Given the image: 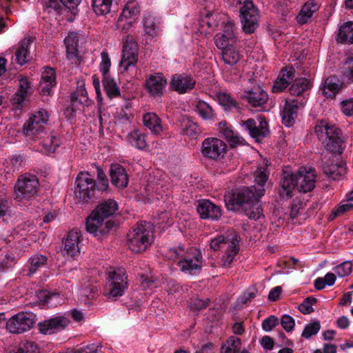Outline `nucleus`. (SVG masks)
<instances>
[{
  "mask_svg": "<svg viewBox=\"0 0 353 353\" xmlns=\"http://www.w3.org/2000/svg\"><path fill=\"white\" fill-rule=\"evenodd\" d=\"M268 178L266 168H259L254 172V185L243 187L225 195L224 201L228 209H242L249 219H259L262 216V209L259 200L265 193L264 186Z\"/></svg>",
  "mask_w": 353,
  "mask_h": 353,
  "instance_id": "1",
  "label": "nucleus"
},
{
  "mask_svg": "<svg viewBox=\"0 0 353 353\" xmlns=\"http://www.w3.org/2000/svg\"><path fill=\"white\" fill-rule=\"evenodd\" d=\"M316 176L315 170L311 167H301L296 172L290 168L284 169L281 181V196L289 199L294 190L303 193L311 192L315 187Z\"/></svg>",
  "mask_w": 353,
  "mask_h": 353,
  "instance_id": "2",
  "label": "nucleus"
},
{
  "mask_svg": "<svg viewBox=\"0 0 353 353\" xmlns=\"http://www.w3.org/2000/svg\"><path fill=\"white\" fill-rule=\"evenodd\" d=\"M108 181L105 173L98 169L97 182L88 172H80L75 181L74 199L77 202H85L92 199L95 190L105 191L108 188Z\"/></svg>",
  "mask_w": 353,
  "mask_h": 353,
  "instance_id": "3",
  "label": "nucleus"
},
{
  "mask_svg": "<svg viewBox=\"0 0 353 353\" xmlns=\"http://www.w3.org/2000/svg\"><path fill=\"white\" fill-rule=\"evenodd\" d=\"M165 257L170 260H178L181 270L190 274H195L202 267L201 253L196 249L185 251L183 248H169L165 253Z\"/></svg>",
  "mask_w": 353,
  "mask_h": 353,
  "instance_id": "4",
  "label": "nucleus"
},
{
  "mask_svg": "<svg viewBox=\"0 0 353 353\" xmlns=\"http://www.w3.org/2000/svg\"><path fill=\"white\" fill-rule=\"evenodd\" d=\"M154 241L152 225L146 221H141L133 227L127 235V245L134 253H140L148 250Z\"/></svg>",
  "mask_w": 353,
  "mask_h": 353,
  "instance_id": "5",
  "label": "nucleus"
},
{
  "mask_svg": "<svg viewBox=\"0 0 353 353\" xmlns=\"http://www.w3.org/2000/svg\"><path fill=\"white\" fill-rule=\"evenodd\" d=\"M239 236L234 233L227 237L217 235L210 240V246L214 251L221 250L224 252L220 263L223 267L228 268L230 266L239 251Z\"/></svg>",
  "mask_w": 353,
  "mask_h": 353,
  "instance_id": "6",
  "label": "nucleus"
},
{
  "mask_svg": "<svg viewBox=\"0 0 353 353\" xmlns=\"http://www.w3.org/2000/svg\"><path fill=\"white\" fill-rule=\"evenodd\" d=\"M235 41L234 29L230 23L225 26L224 32L217 34L215 37L216 46L223 50V61L230 65L236 64L240 59L239 52L234 46Z\"/></svg>",
  "mask_w": 353,
  "mask_h": 353,
  "instance_id": "7",
  "label": "nucleus"
},
{
  "mask_svg": "<svg viewBox=\"0 0 353 353\" xmlns=\"http://www.w3.org/2000/svg\"><path fill=\"white\" fill-rule=\"evenodd\" d=\"M315 133L319 139L323 140L327 150L332 153L342 152L341 131L336 126L321 121L315 126Z\"/></svg>",
  "mask_w": 353,
  "mask_h": 353,
  "instance_id": "8",
  "label": "nucleus"
},
{
  "mask_svg": "<svg viewBox=\"0 0 353 353\" xmlns=\"http://www.w3.org/2000/svg\"><path fill=\"white\" fill-rule=\"evenodd\" d=\"M128 283L124 268H114L109 271L104 294L108 298L121 296L128 288Z\"/></svg>",
  "mask_w": 353,
  "mask_h": 353,
  "instance_id": "9",
  "label": "nucleus"
},
{
  "mask_svg": "<svg viewBox=\"0 0 353 353\" xmlns=\"http://www.w3.org/2000/svg\"><path fill=\"white\" fill-rule=\"evenodd\" d=\"M230 23L234 28L233 22L225 14L218 12H206L205 16L202 17L199 21V32L206 37L210 36L214 30L219 26L223 28V32L225 30V26Z\"/></svg>",
  "mask_w": 353,
  "mask_h": 353,
  "instance_id": "10",
  "label": "nucleus"
},
{
  "mask_svg": "<svg viewBox=\"0 0 353 353\" xmlns=\"http://www.w3.org/2000/svg\"><path fill=\"white\" fill-rule=\"evenodd\" d=\"M38 185L39 181L35 175L21 176L14 186V199L23 201L34 197L37 192Z\"/></svg>",
  "mask_w": 353,
  "mask_h": 353,
  "instance_id": "11",
  "label": "nucleus"
},
{
  "mask_svg": "<svg viewBox=\"0 0 353 353\" xmlns=\"http://www.w3.org/2000/svg\"><path fill=\"white\" fill-rule=\"evenodd\" d=\"M36 316L28 311H21L13 315L6 323V328L13 334H21L32 327Z\"/></svg>",
  "mask_w": 353,
  "mask_h": 353,
  "instance_id": "12",
  "label": "nucleus"
},
{
  "mask_svg": "<svg viewBox=\"0 0 353 353\" xmlns=\"http://www.w3.org/2000/svg\"><path fill=\"white\" fill-rule=\"evenodd\" d=\"M140 8L136 0L128 1L117 21V28L127 32L137 21Z\"/></svg>",
  "mask_w": 353,
  "mask_h": 353,
  "instance_id": "13",
  "label": "nucleus"
},
{
  "mask_svg": "<svg viewBox=\"0 0 353 353\" xmlns=\"http://www.w3.org/2000/svg\"><path fill=\"white\" fill-rule=\"evenodd\" d=\"M114 226V223L111 220H106L93 210L87 218L85 228L88 232L98 238L109 233Z\"/></svg>",
  "mask_w": 353,
  "mask_h": 353,
  "instance_id": "14",
  "label": "nucleus"
},
{
  "mask_svg": "<svg viewBox=\"0 0 353 353\" xmlns=\"http://www.w3.org/2000/svg\"><path fill=\"white\" fill-rule=\"evenodd\" d=\"M201 152L205 158L219 160L223 158L225 155L227 145L220 139L208 137L202 142Z\"/></svg>",
  "mask_w": 353,
  "mask_h": 353,
  "instance_id": "15",
  "label": "nucleus"
},
{
  "mask_svg": "<svg viewBox=\"0 0 353 353\" xmlns=\"http://www.w3.org/2000/svg\"><path fill=\"white\" fill-rule=\"evenodd\" d=\"M170 187V183L165 179L155 181V177L150 176L144 188V199L148 202H153L155 199L163 198L167 194V191Z\"/></svg>",
  "mask_w": 353,
  "mask_h": 353,
  "instance_id": "16",
  "label": "nucleus"
},
{
  "mask_svg": "<svg viewBox=\"0 0 353 353\" xmlns=\"http://www.w3.org/2000/svg\"><path fill=\"white\" fill-rule=\"evenodd\" d=\"M138 44L132 37H128L123 43L119 66L123 72L134 67L138 61Z\"/></svg>",
  "mask_w": 353,
  "mask_h": 353,
  "instance_id": "17",
  "label": "nucleus"
},
{
  "mask_svg": "<svg viewBox=\"0 0 353 353\" xmlns=\"http://www.w3.org/2000/svg\"><path fill=\"white\" fill-rule=\"evenodd\" d=\"M36 232L37 225L30 221H26L19 224L14 229L13 233L10 235L9 238L2 237L0 239V250L5 249L4 252H6L7 248L11 247V245L9 244L11 242L10 238L19 239L21 237L25 239L26 236H30L32 241H36L37 239L34 237Z\"/></svg>",
  "mask_w": 353,
  "mask_h": 353,
  "instance_id": "18",
  "label": "nucleus"
},
{
  "mask_svg": "<svg viewBox=\"0 0 353 353\" xmlns=\"http://www.w3.org/2000/svg\"><path fill=\"white\" fill-rule=\"evenodd\" d=\"M243 17V30L246 33L253 32L258 26L259 12L251 1H245L241 8Z\"/></svg>",
  "mask_w": 353,
  "mask_h": 353,
  "instance_id": "19",
  "label": "nucleus"
},
{
  "mask_svg": "<svg viewBox=\"0 0 353 353\" xmlns=\"http://www.w3.org/2000/svg\"><path fill=\"white\" fill-rule=\"evenodd\" d=\"M168 81L161 72L149 75L145 82V89L152 97H161L167 86Z\"/></svg>",
  "mask_w": 353,
  "mask_h": 353,
  "instance_id": "20",
  "label": "nucleus"
},
{
  "mask_svg": "<svg viewBox=\"0 0 353 353\" xmlns=\"http://www.w3.org/2000/svg\"><path fill=\"white\" fill-rule=\"evenodd\" d=\"M70 323L68 318L59 316L40 322L38 327L41 334L50 335L65 330Z\"/></svg>",
  "mask_w": 353,
  "mask_h": 353,
  "instance_id": "21",
  "label": "nucleus"
},
{
  "mask_svg": "<svg viewBox=\"0 0 353 353\" xmlns=\"http://www.w3.org/2000/svg\"><path fill=\"white\" fill-rule=\"evenodd\" d=\"M243 126L256 141H261L269 132L267 121L261 117L256 119H248L243 123Z\"/></svg>",
  "mask_w": 353,
  "mask_h": 353,
  "instance_id": "22",
  "label": "nucleus"
},
{
  "mask_svg": "<svg viewBox=\"0 0 353 353\" xmlns=\"http://www.w3.org/2000/svg\"><path fill=\"white\" fill-rule=\"evenodd\" d=\"M37 302L30 301L25 305L26 307L46 306L49 308L57 307L63 303V297L57 293L50 292L48 290H41L37 295Z\"/></svg>",
  "mask_w": 353,
  "mask_h": 353,
  "instance_id": "23",
  "label": "nucleus"
},
{
  "mask_svg": "<svg viewBox=\"0 0 353 353\" xmlns=\"http://www.w3.org/2000/svg\"><path fill=\"white\" fill-rule=\"evenodd\" d=\"M242 99L253 107H261L267 102L268 95L259 84L256 83L252 88L244 90Z\"/></svg>",
  "mask_w": 353,
  "mask_h": 353,
  "instance_id": "24",
  "label": "nucleus"
},
{
  "mask_svg": "<svg viewBox=\"0 0 353 353\" xmlns=\"http://www.w3.org/2000/svg\"><path fill=\"white\" fill-rule=\"evenodd\" d=\"M195 81L185 74H175L172 76L170 87L179 94H184L191 90L195 85Z\"/></svg>",
  "mask_w": 353,
  "mask_h": 353,
  "instance_id": "25",
  "label": "nucleus"
},
{
  "mask_svg": "<svg viewBox=\"0 0 353 353\" xmlns=\"http://www.w3.org/2000/svg\"><path fill=\"white\" fill-rule=\"evenodd\" d=\"M197 212L201 219L219 220L222 215L219 206L209 200H199L197 205Z\"/></svg>",
  "mask_w": 353,
  "mask_h": 353,
  "instance_id": "26",
  "label": "nucleus"
},
{
  "mask_svg": "<svg viewBox=\"0 0 353 353\" xmlns=\"http://www.w3.org/2000/svg\"><path fill=\"white\" fill-rule=\"evenodd\" d=\"M78 41V34L74 32H70L64 40L66 47V58L72 65H76L79 62Z\"/></svg>",
  "mask_w": 353,
  "mask_h": 353,
  "instance_id": "27",
  "label": "nucleus"
},
{
  "mask_svg": "<svg viewBox=\"0 0 353 353\" xmlns=\"http://www.w3.org/2000/svg\"><path fill=\"white\" fill-rule=\"evenodd\" d=\"M294 69L290 66L283 68L272 85V92L278 93L286 89L294 79Z\"/></svg>",
  "mask_w": 353,
  "mask_h": 353,
  "instance_id": "28",
  "label": "nucleus"
},
{
  "mask_svg": "<svg viewBox=\"0 0 353 353\" xmlns=\"http://www.w3.org/2000/svg\"><path fill=\"white\" fill-rule=\"evenodd\" d=\"M298 103L294 99L285 101L283 110L281 112L283 123L287 126H292L297 116Z\"/></svg>",
  "mask_w": 353,
  "mask_h": 353,
  "instance_id": "29",
  "label": "nucleus"
},
{
  "mask_svg": "<svg viewBox=\"0 0 353 353\" xmlns=\"http://www.w3.org/2000/svg\"><path fill=\"white\" fill-rule=\"evenodd\" d=\"M56 85V74L52 68L45 67L41 72L40 92L43 95L50 94L51 89Z\"/></svg>",
  "mask_w": 353,
  "mask_h": 353,
  "instance_id": "30",
  "label": "nucleus"
},
{
  "mask_svg": "<svg viewBox=\"0 0 353 353\" xmlns=\"http://www.w3.org/2000/svg\"><path fill=\"white\" fill-rule=\"evenodd\" d=\"M81 234L77 230L68 232L64 243L63 251L68 256H75L80 252L79 242Z\"/></svg>",
  "mask_w": 353,
  "mask_h": 353,
  "instance_id": "31",
  "label": "nucleus"
},
{
  "mask_svg": "<svg viewBox=\"0 0 353 353\" xmlns=\"http://www.w3.org/2000/svg\"><path fill=\"white\" fill-rule=\"evenodd\" d=\"M112 183L117 188H123L128 185V178L125 168L119 164H112L110 167Z\"/></svg>",
  "mask_w": 353,
  "mask_h": 353,
  "instance_id": "32",
  "label": "nucleus"
},
{
  "mask_svg": "<svg viewBox=\"0 0 353 353\" xmlns=\"http://www.w3.org/2000/svg\"><path fill=\"white\" fill-rule=\"evenodd\" d=\"M142 23L145 34L153 38L161 34L159 20L151 13L144 14Z\"/></svg>",
  "mask_w": 353,
  "mask_h": 353,
  "instance_id": "33",
  "label": "nucleus"
},
{
  "mask_svg": "<svg viewBox=\"0 0 353 353\" xmlns=\"http://www.w3.org/2000/svg\"><path fill=\"white\" fill-rule=\"evenodd\" d=\"M218 130L219 133L228 140L232 147L244 144V139L239 136L237 132H234L227 123H219Z\"/></svg>",
  "mask_w": 353,
  "mask_h": 353,
  "instance_id": "34",
  "label": "nucleus"
},
{
  "mask_svg": "<svg viewBox=\"0 0 353 353\" xmlns=\"http://www.w3.org/2000/svg\"><path fill=\"white\" fill-rule=\"evenodd\" d=\"M334 159L325 162L323 165L324 173L330 179L338 180L345 174V167L343 162H336Z\"/></svg>",
  "mask_w": 353,
  "mask_h": 353,
  "instance_id": "35",
  "label": "nucleus"
},
{
  "mask_svg": "<svg viewBox=\"0 0 353 353\" xmlns=\"http://www.w3.org/2000/svg\"><path fill=\"white\" fill-rule=\"evenodd\" d=\"M320 8V4L315 0H308L302 6L299 14L296 17L297 22L300 24L307 23L309 19L312 17Z\"/></svg>",
  "mask_w": 353,
  "mask_h": 353,
  "instance_id": "36",
  "label": "nucleus"
},
{
  "mask_svg": "<svg viewBox=\"0 0 353 353\" xmlns=\"http://www.w3.org/2000/svg\"><path fill=\"white\" fill-rule=\"evenodd\" d=\"M143 121L145 126L154 134L159 135L165 130V127L161 123L160 118L155 113H146L143 117Z\"/></svg>",
  "mask_w": 353,
  "mask_h": 353,
  "instance_id": "37",
  "label": "nucleus"
},
{
  "mask_svg": "<svg viewBox=\"0 0 353 353\" xmlns=\"http://www.w3.org/2000/svg\"><path fill=\"white\" fill-rule=\"evenodd\" d=\"M30 41L28 39H23L16 49L14 61L20 65L26 64L30 59Z\"/></svg>",
  "mask_w": 353,
  "mask_h": 353,
  "instance_id": "38",
  "label": "nucleus"
},
{
  "mask_svg": "<svg viewBox=\"0 0 353 353\" xmlns=\"http://www.w3.org/2000/svg\"><path fill=\"white\" fill-rule=\"evenodd\" d=\"M341 87V82L335 77H330L325 79L322 87V92L327 98H333L339 92Z\"/></svg>",
  "mask_w": 353,
  "mask_h": 353,
  "instance_id": "39",
  "label": "nucleus"
},
{
  "mask_svg": "<svg viewBox=\"0 0 353 353\" xmlns=\"http://www.w3.org/2000/svg\"><path fill=\"white\" fill-rule=\"evenodd\" d=\"M30 92V83L27 78L19 79V85L17 92L12 97V102L14 104L21 105L26 100Z\"/></svg>",
  "mask_w": 353,
  "mask_h": 353,
  "instance_id": "40",
  "label": "nucleus"
},
{
  "mask_svg": "<svg viewBox=\"0 0 353 353\" xmlns=\"http://www.w3.org/2000/svg\"><path fill=\"white\" fill-rule=\"evenodd\" d=\"M118 210V205L113 199H108L101 203L94 210L97 214L107 219Z\"/></svg>",
  "mask_w": 353,
  "mask_h": 353,
  "instance_id": "41",
  "label": "nucleus"
},
{
  "mask_svg": "<svg viewBox=\"0 0 353 353\" xmlns=\"http://www.w3.org/2000/svg\"><path fill=\"white\" fill-rule=\"evenodd\" d=\"M88 97L83 82H78L76 92L71 97V105L72 109H78L79 105H81L88 101Z\"/></svg>",
  "mask_w": 353,
  "mask_h": 353,
  "instance_id": "42",
  "label": "nucleus"
},
{
  "mask_svg": "<svg viewBox=\"0 0 353 353\" xmlns=\"http://www.w3.org/2000/svg\"><path fill=\"white\" fill-rule=\"evenodd\" d=\"M146 135L139 130H134L127 135V141L132 146L139 149L143 150L147 146L145 139Z\"/></svg>",
  "mask_w": 353,
  "mask_h": 353,
  "instance_id": "43",
  "label": "nucleus"
},
{
  "mask_svg": "<svg viewBox=\"0 0 353 353\" xmlns=\"http://www.w3.org/2000/svg\"><path fill=\"white\" fill-rule=\"evenodd\" d=\"M195 110L198 115L203 120L212 121L216 117V114L212 106L204 101H198L195 105Z\"/></svg>",
  "mask_w": 353,
  "mask_h": 353,
  "instance_id": "44",
  "label": "nucleus"
},
{
  "mask_svg": "<svg viewBox=\"0 0 353 353\" xmlns=\"http://www.w3.org/2000/svg\"><path fill=\"white\" fill-rule=\"evenodd\" d=\"M32 119H29L28 121L23 125V133L28 140L34 141L38 138V136L43 132L44 130V125L41 124L34 123Z\"/></svg>",
  "mask_w": 353,
  "mask_h": 353,
  "instance_id": "45",
  "label": "nucleus"
},
{
  "mask_svg": "<svg viewBox=\"0 0 353 353\" xmlns=\"http://www.w3.org/2000/svg\"><path fill=\"white\" fill-rule=\"evenodd\" d=\"M338 40L343 43H353V21L346 22L339 28Z\"/></svg>",
  "mask_w": 353,
  "mask_h": 353,
  "instance_id": "46",
  "label": "nucleus"
},
{
  "mask_svg": "<svg viewBox=\"0 0 353 353\" xmlns=\"http://www.w3.org/2000/svg\"><path fill=\"white\" fill-rule=\"evenodd\" d=\"M103 85L109 98L112 99L120 94V90L116 81L110 75L103 77Z\"/></svg>",
  "mask_w": 353,
  "mask_h": 353,
  "instance_id": "47",
  "label": "nucleus"
},
{
  "mask_svg": "<svg viewBox=\"0 0 353 353\" xmlns=\"http://www.w3.org/2000/svg\"><path fill=\"white\" fill-rule=\"evenodd\" d=\"M219 103L224 108L225 110H230L236 108L238 103L234 98L225 92H220L216 94Z\"/></svg>",
  "mask_w": 353,
  "mask_h": 353,
  "instance_id": "48",
  "label": "nucleus"
},
{
  "mask_svg": "<svg viewBox=\"0 0 353 353\" xmlns=\"http://www.w3.org/2000/svg\"><path fill=\"white\" fill-rule=\"evenodd\" d=\"M46 263L47 258L44 255L35 254L32 256L29 260L30 267L28 275L32 276L38 269L43 267Z\"/></svg>",
  "mask_w": 353,
  "mask_h": 353,
  "instance_id": "49",
  "label": "nucleus"
},
{
  "mask_svg": "<svg viewBox=\"0 0 353 353\" xmlns=\"http://www.w3.org/2000/svg\"><path fill=\"white\" fill-rule=\"evenodd\" d=\"M112 0H92V6L97 15H104L110 11Z\"/></svg>",
  "mask_w": 353,
  "mask_h": 353,
  "instance_id": "50",
  "label": "nucleus"
},
{
  "mask_svg": "<svg viewBox=\"0 0 353 353\" xmlns=\"http://www.w3.org/2000/svg\"><path fill=\"white\" fill-rule=\"evenodd\" d=\"M310 82L305 78H299L295 79L290 88V93L293 95H299L304 91L309 89Z\"/></svg>",
  "mask_w": 353,
  "mask_h": 353,
  "instance_id": "51",
  "label": "nucleus"
},
{
  "mask_svg": "<svg viewBox=\"0 0 353 353\" xmlns=\"http://www.w3.org/2000/svg\"><path fill=\"white\" fill-rule=\"evenodd\" d=\"M182 130L187 136L194 138L199 133L196 123L189 118H185L181 123Z\"/></svg>",
  "mask_w": 353,
  "mask_h": 353,
  "instance_id": "52",
  "label": "nucleus"
},
{
  "mask_svg": "<svg viewBox=\"0 0 353 353\" xmlns=\"http://www.w3.org/2000/svg\"><path fill=\"white\" fill-rule=\"evenodd\" d=\"M241 341L239 338L232 336L221 347V353H238Z\"/></svg>",
  "mask_w": 353,
  "mask_h": 353,
  "instance_id": "53",
  "label": "nucleus"
},
{
  "mask_svg": "<svg viewBox=\"0 0 353 353\" xmlns=\"http://www.w3.org/2000/svg\"><path fill=\"white\" fill-rule=\"evenodd\" d=\"M97 294V289L95 286L90 288H83L79 291V296L81 301L83 302L85 305H90L92 301L95 299Z\"/></svg>",
  "mask_w": 353,
  "mask_h": 353,
  "instance_id": "54",
  "label": "nucleus"
},
{
  "mask_svg": "<svg viewBox=\"0 0 353 353\" xmlns=\"http://www.w3.org/2000/svg\"><path fill=\"white\" fill-rule=\"evenodd\" d=\"M352 210H353V203L348 202L347 199L343 200L333 210L329 216V219L332 221Z\"/></svg>",
  "mask_w": 353,
  "mask_h": 353,
  "instance_id": "55",
  "label": "nucleus"
},
{
  "mask_svg": "<svg viewBox=\"0 0 353 353\" xmlns=\"http://www.w3.org/2000/svg\"><path fill=\"white\" fill-rule=\"evenodd\" d=\"M60 142L59 139L54 136L50 135L42 141L43 149L48 152H54L59 146Z\"/></svg>",
  "mask_w": 353,
  "mask_h": 353,
  "instance_id": "56",
  "label": "nucleus"
},
{
  "mask_svg": "<svg viewBox=\"0 0 353 353\" xmlns=\"http://www.w3.org/2000/svg\"><path fill=\"white\" fill-rule=\"evenodd\" d=\"M333 270L339 277H345L351 274L352 264L350 261H346L335 266Z\"/></svg>",
  "mask_w": 353,
  "mask_h": 353,
  "instance_id": "57",
  "label": "nucleus"
},
{
  "mask_svg": "<svg viewBox=\"0 0 353 353\" xmlns=\"http://www.w3.org/2000/svg\"><path fill=\"white\" fill-rule=\"evenodd\" d=\"M101 61L100 63V72L103 77L108 76V72L111 66L110 58L107 50H103L101 53Z\"/></svg>",
  "mask_w": 353,
  "mask_h": 353,
  "instance_id": "58",
  "label": "nucleus"
},
{
  "mask_svg": "<svg viewBox=\"0 0 353 353\" xmlns=\"http://www.w3.org/2000/svg\"><path fill=\"white\" fill-rule=\"evenodd\" d=\"M320 328L321 325L319 321L309 323L305 327L301 336L305 339H310L312 336L316 334L320 330Z\"/></svg>",
  "mask_w": 353,
  "mask_h": 353,
  "instance_id": "59",
  "label": "nucleus"
},
{
  "mask_svg": "<svg viewBox=\"0 0 353 353\" xmlns=\"http://www.w3.org/2000/svg\"><path fill=\"white\" fill-rule=\"evenodd\" d=\"M37 350V345L33 341H21L17 349L16 353H35Z\"/></svg>",
  "mask_w": 353,
  "mask_h": 353,
  "instance_id": "60",
  "label": "nucleus"
},
{
  "mask_svg": "<svg viewBox=\"0 0 353 353\" xmlns=\"http://www.w3.org/2000/svg\"><path fill=\"white\" fill-rule=\"evenodd\" d=\"M8 208V196L6 189L4 187H0V216L6 215Z\"/></svg>",
  "mask_w": 353,
  "mask_h": 353,
  "instance_id": "61",
  "label": "nucleus"
},
{
  "mask_svg": "<svg viewBox=\"0 0 353 353\" xmlns=\"http://www.w3.org/2000/svg\"><path fill=\"white\" fill-rule=\"evenodd\" d=\"M48 114L46 110H39L36 112L32 116L30 117L33 120V123L37 124H41V125H44L48 121Z\"/></svg>",
  "mask_w": 353,
  "mask_h": 353,
  "instance_id": "62",
  "label": "nucleus"
},
{
  "mask_svg": "<svg viewBox=\"0 0 353 353\" xmlns=\"http://www.w3.org/2000/svg\"><path fill=\"white\" fill-rule=\"evenodd\" d=\"M101 347L95 344H90L77 349L69 350L66 353H100Z\"/></svg>",
  "mask_w": 353,
  "mask_h": 353,
  "instance_id": "63",
  "label": "nucleus"
},
{
  "mask_svg": "<svg viewBox=\"0 0 353 353\" xmlns=\"http://www.w3.org/2000/svg\"><path fill=\"white\" fill-rule=\"evenodd\" d=\"M340 109L347 117L353 115V98L343 100L340 103Z\"/></svg>",
  "mask_w": 353,
  "mask_h": 353,
  "instance_id": "64",
  "label": "nucleus"
}]
</instances>
